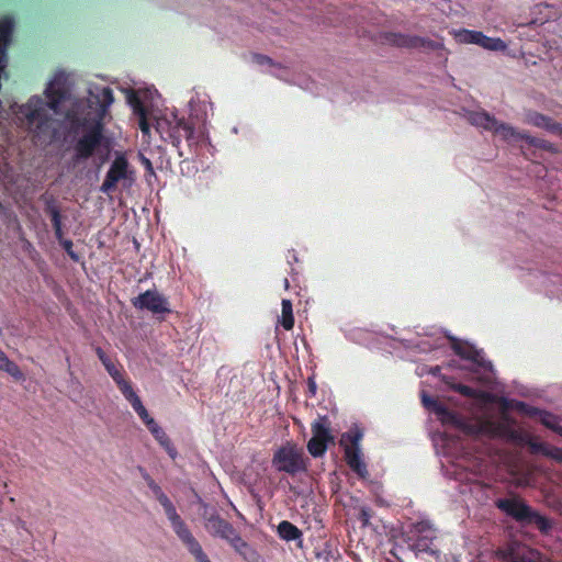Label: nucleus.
<instances>
[{"label":"nucleus","mask_w":562,"mask_h":562,"mask_svg":"<svg viewBox=\"0 0 562 562\" xmlns=\"http://www.w3.org/2000/svg\"><path fill=\"white\" fill-rule=\"evenodd\" d=\"M0 370L5 371L15 379H21L23 376L19 366L15 362L11 361L4 352L0 357Z\"/></svg>","instance_id":"c85d7f7f"},{"label":"nucleus","mask_w":562,"mask_h":562,"mask_svg":"<svg viewBox=\"0 0 562 562\" xmlns=\"http://www.w3.org/2000/svg\"><path fill=\"white\" fill-rule=\"evenodd\" d=\"M526 122L536 127L543 128L551 134L562 137V124L554 121L550 116L541 114L539 112H530L527 114Z\"/></svg>","instance_id":"a211bd4d"},{"label":"nucleus","mask_w":562,"mask_h":562,"mask_svg":"<svg viewBox=\"0 0 562 562\" xmlns=\"http://www.w3.org/2000/svg\"><path fill=\"white\" fill-rule=\"evenodd\" d=\"M451 348L460 358L470 360L479 366H483L481 351L473 345L467 341H461L457 338H451Z\"/></svg>","instance_id":"6ab92c4d"},{"label":"nucleus","mask_w":562,"mask_h":562,"mask_svg":"<svg viewBox=\"0 0 562 562\" xmlns=\"http://www.w3.org/2000/svg\"><path fill=\"white\" fill-rule=\"evenodd\" d=\"M383 40L385 43L396 47L418 48L425 52H435L445 48L442 43L418 35L386 32L383 34Z\"/></svg>","instance_id":"9b49d317"},{"label":"nucleus","mask_w":562,"mask_h":562,"mask_svg":"<svg viewBox=\"0 0 562 562\" xmlns=\"http://www.w3.org/2000/svg\"><path fill=\"white\" fill-rule=\"evenodd\" d=\"M278 535L285 541L301 540L303 536L302 531L288 520H282L278 525Z\"/></svg>","instance_id":"4be33fe9"},{"label":"nucleus","mask_w":562,"mask_h":562,"mask_svg":"<svg viewBox=\"0 0 562 562\" xmlns=\"http://www.w3.org/2000/svg\"><path fill=\"white\" fill-rule=\"evenodd\" d=\"M252 60L260 66H276L274 61L269 56L262 54H254Z\"/></svg>","instance_id":"f704fd0d"},{"label":"nucleus","mask_w":562,"mask_h":562,"mask_svg":"<svg viewBox=\"0 0 562 562\" xmlns=\"http://www.w3.org/2000/svg\"><path fill=\"white\" fill-rule=\"evenodd\" d=\"M151 435L159 442L160 446L164 443H168V440L170 439L161 427L158 429H151Z\"/></svg>","instance_id":"c9c22d12"},{"label":"nucleus","mask_w":562,"mask_h":562,"mask_svg":"<svg viewBox=\"0 0 562 562\" xmlns=\"http://www.w3.org/2000/svg\"><path fill=\"white\" fill-rule=\"evenodd\" d=\"M123 396L132 405L133 409L137 413L144 424L151 418L133 387L124 393Z\"/></svg>","instance_id":"412c9836"},{"label":"nucleus","mask_w":562,"mask_h":562,"mask_svg":"<svg viewBox=\"0 0 562 562\" xmlns=\"http://www.w3.org/2000/svg\"><path fill=\"white\" fill-rule=\"evenodd\" d=\"M495 506L520 524L535 525L541 533H548L552 529L549 518L532 509L519 497L498 498Z\"/></svg>","instance_id":"423d86ee"},{"label":"nucleus","mask_w":562,"mask_h":562,"mask_svg":"<svg viewBox=\"0 0 562 562\" xmlns=\"http://www.w3.org/2000/svg\"><path fill=\"white\" fill-rule=\"evenodd\" d=\"M172 529L177 537L181 540L183 546L193 555L196 562H211L207 555L204 553L199 541L194 538V536L188 528L187 524L183 521V519L173 525Z\"/></svg>","instance_id":"4468645a"},{"label":"nucleus","mask_w":562,"mask_h":562,"mask_svg":"<svg viewBox=\"0 0 562 562\" xmlns=\"http://www.w3.org/2000/svg\"><path fill=\"white\" fill-rule=\"evenodd\" d=\"M468 121L475 126L483 127L486 131H493L504 140H512V136L516 133V128L506 123L498 122L494 116L485 111H474L468 114Z\"/></svg>","instance_id":"f8f14e48"},{"label":"nucleus","mask_w":562,"mask_h":562,"mask_svg":"<svg viewBox=\"0 0 562 562\" xmlns=\"http://www.w3.org/2000/svg\"><path fill=\"white\" fill-rule=\"evenodd\" d=\"M3 355V351L0 349V357Z\"/></svg>","instance_id":"37998d69"},{"label":"nucleus","mask_w":562,"mask_h":562,"mask_svg":"<svg viewBox=\"0 0 562 562\" xmlns=\"http://www.w3.org/2000/svg\"><path fill=\"white\" fill-rule=\"evenodd\" d=\"M60 245L71 260H74L75 262L79 261L80 257L77 252L74 251V244L70 239H65L64 241L60 243Z\"/></svg>","instance_id":"473e14b6"},{"label":"nucleus","mask_w":562,"mask_h":562,"mask_svg":"<svg viewBox=\"0 0 562 562\" xmlns=\"http://www.w3.org/2000/svg\"><path fill=\"white\" fill-rule=\"evenodd\" d=\"M272 464L279 472L291 475L306 471L303 450L293 442H286L273 453Z\"/></svg>","instance_id":"0eeeda50"},{"label":"nucleus","mask_w":562,"mask_h":562,"mask_svg":"<svg viewBox=\"0 0 562 562\" xmlns=\"http://www.w3.org/2000/svg\"><path fill=\"white\" fill-rule=\"evenodd\" d=\"M95 353L122 394L133 387L131 381L125 378V372L121 364L115 363L101 347L95 348Z\"/></svg>","instance_id":"2eb2a0df"},{"label":"nucleus","mask_w":562,"mask_h":562,"mask_svg":"<svg viewBox=\"0 0 562 562\" xmlns=\"http://www.w3.org/2000/svg\"><path fill=\"white\" fill-rule=\"evenodd\" d=\"M45 95L46 101L38 95L31 97L19 110L25 117L35 143H45L54 137V120L48 110L58 113L59 105L67 98V90L53 80L45 89Z\"/></svg>","instance_id":"f03ea898"},{"label":"nucleus","mask_w":562,"mask_h":562,"mask_svg":"<svg viewBox=\"0 0 562 562\" xmlns=\"http://www.w3.org/2000/svg\"><path fill=\"white\" fill-rule=\"evenodd\" d=\"M134 173L126 156L117 153L100 187L101 192L109 194L115 191L119 182H122L123 187H130L134 181Z\"/></svg>","instance_id":"6e6552de"},{"label":"nucleus","mask_w":562,"mask_h":562,"mask_svg":"<svg viewBox=\"0 0 562 562\" xmlns=\"http://www.w3.org/2000/svg\"><path fill=\"white\" fill-rule=\"evenodd\" d=\"M46 211H47V213L50 216V221H52V225H53V228H54L55 237H56V239L60 244L61 241L65 240L63 238L64 237V232H63L60 211L55 205H48Z\"/></svg>","instance_id":"393cba45"},{"label":"nucleus","mask_w":562,"mask_h":562,"mask_svg":"<svg viewBox=\"0 0 562 562\" xmlns=\"http://www.w3.org/2000/svg\"><path fill=\"white\" fill-rule=\"evenodd\" d=\"M477 431L479 434H486L492 437L506 438L520 446H528L531 454H542L562 462V449L538 441L531 435L514 429L504 423L484 420L479 424Z\"/></svg>","instance_id":"20e7f679"},{"label":"nucleus","mask_w":562,"mask_h":562,"mask_svg":"<svg viewBox=\"0 0 562 562\" xmlns=\"http://www.w3.org/2000/svg\"><path fill=\"white\" fill-rule=\"evenodd\" d=\"M312 438L307 442V451L314 458H321L326 453L329 443H334L330 431V422L327 416H318L311 425Z\"/></svg>","instance_id":"1a4fd4ad"},{"label":"nucleus","mask_w":562,"mask_h":562,"mask_svg":"<svg viewBox=\"0 0 562 562\" xmlns=\"http://www.w3.org/2000/svg\"><path fill=\"white\" fill-rule=\"evenodd\" d=\"M372 517V509L368 506H363L359 510L358 519L361 521L362 526L370 525V519Z\"/></svg>","instance_id":"72a5a7b5"},{"label":"nucleus","mask_w":562,"mask_h":562,"mask_svg":"<svg viewBox=\"0 0 562 562\" xmlns=\"http://www.w3.org/2000/svg\"><path fill=\"white\" fill-rule=\"evenodd\" d=\"M476 45L488 49V50H504L506 48V44L501 38L488 37L482 32L477 31L475 36Z\"/></svg>","instance_id":"5701e85b"},{"label":"nucleus","mask_w":562,"mask_h":562,"mask_svg":"<svg viewBox=\"0 0 562 562\" xmlns=\"http://www.w3.org/2000/svg\"><path fill=\"white\" fill-rule=\"evenodd\" d=\"M422 401L425 407L434 411L445 424H450L469 434H479V425L470 424L459 413L449 409L446 405L438 402L436 398L428 396L426 393L422 394Z\"/></svg>","instance_id":"9d476101"},{"label":"nucleus","mask_w":562,"mask_h":562,"mask_svg":"<svg viewBox=\"0 0 562 562\" xmlns=\"http://www.w3.org/2000/svg\"><path fill=\"white\" fill-rule=\"evenodd\" d=\"M205 529L213 537L227 541L237 553L248 562H258L260 557L234 528V526L217 514H213L205 520Z\"/></svg>","instance_id":"39448f33"},{"label":"nucleus","mask_w":562,"mask_h":562,"mask_svg":"<svg viewBox=\"0 0 562 562\" xmlns=\"http://www.w3.org/2000/svg\"><path fill=\"white\" fill-rule=\"evenodd\" d=\"M140 162L148 172H154V167L149 158L145 157L144 155H140Z\"/></svg>","instance_id":"58836bf2"},{"label":"nucleus","mask_w":562,"mask_h":562,"mask_svg":"<svg viewBox=\"0 0 562 562\" xmlns=\"http://www.w3.org/2000/svg\"><path fill=\"white\" fill-rule=\"evenodd\" d=\"M415 530L417 532V537L411 544L412 550L416 553L425 552L430 555H436L438 551L432 548V542L436 539L435 530L424 521L416 524Z\"/></svg>","instance_id":"dca6fc26"},{"label":"nucleus","mask_w":562,"mask_h":562,"mask_svg":"<svg viewBox=\"0 0 562 562\" xmlns=\"http://www.w3.org/2000/svg\"><path fill=\"white\" fill-rule=\"evenodd\" d=\"M508 562H538L533 551L510 549L504 553Z\"/></svg>","instance_id":"bb28decb"},{"label":"nucleus","mask_w":562,"mask_h":562,"mask_svg":"<svg viewBox=\"0 0 562 562\" xmlns=\"http://www.w3.org/2000/svg\"><path fill=\"white\" fill-rule=\"evenodd\" d=\"M161 447L166 450V452L169 454L171 459H176L178 456L177 449L172 445L171 440H168V443L161 445Z\"/></svg>","instance_id":"4c0bfd02"},{"label":"nucleus","mask_w":562,"mask_h":562,"mask_svg":"<svg viewBox=\"0 0 562 562\" xmlns=\"http://www.w3.org/2000/svg\"><path fill=\"white\" fill-rule=\"evenodd\" d=\"M126 99L128 105L132 108L133 115L137 119L138 127L144 137H150V128L154 126L161 138L169 142L173 147L179 148L182 138H184L189 145L198 143L194 126L186 121V119L175 117L173 123L167 120L155 119V124H151V111L144 104L137 92L134 90L130 91Z\"/></svg>","instance_id":"7ed1b4c3"},{"label":"nucleus","mask_w":562,"mask_h":562,"mask_svg":"<svg viewBox=\"0 0 562 562\" xmlns=\"http://www.w3.org/2000/svg\"><path fill=\"white\" fill-rule=\"evenodd\" d=\"M517 407L521 411H525L529 415L539 416V420L543 426L562 436V426L558 424V418L555 415L547 411H541L535 407H528V405H526L522 402H518Z\"/></svg>","instance_id":"aec40b11"},{"label":"nucleus","mask_w":562,"mask_h":562,"mask_svg":"<svg viewBox=\"0 0 562 562\" xmlns=\"http://www.w3.org/2000/svg\"><path fill=\"white\" fill-rule=\"evenodd\" d=\"M512 139H514V140L524 139L537 148L544 149L548 151L555 150L553 144H551L549 140L538 138V137H532L529 134H527L526 132H519L516 130V133L512 136Z\"/></svg>","instance_id":"b1692460"},{"label":"nucleus","mask_w":562,"mask_h":562,"mask_svg":"<svg viewBox=\"0 0 562 562\" xmlns=\"http://www.w3.org/2000/svg\"><path fill=\"white\" fill-rule=\"evenodd\" d=\"M281 306H282V311H281L282 314L279 319V323L285 330H291L294 327L292 302L290 300L283 299Z\"/></svg>","instance_id":"a878e982"},{"label":"nucleus","mask_w":562,"mask_h":562,"mask_svg":"<svg viewBox=\"0 0 562 562\" xmlns=\"http://www.w3.org/2000/svg\"><path fill=\"white\" fill-rule=\"evenodd\" d=\"M307 384H308L310 393L312 395H315L316 394V389H317L315 381L313 379H308V383Z\"/></svg>","instance_id":"a19ab883"},{"label":"nucleus","mask_w":562,"mask_h":562,"mask_svg":"<svg viewBox=\"0 0 562 562\" xmlns=\"http://www.w3.org/2000/svg\"><path fill=\"white\" fill-rule=\"evenodd\" d=\"M347 437L350 441V445H346L345 447H359V441L362 438V434L359 431H356L353 434H347L344 435L342 438Z\"/></svg>","instance_id":"e433bc0d"},{"label":"nucleus","mask_w":562,"mask_h":562,"mask_svg":"<svg viewBox=\"0 0 562 562\" xmlns=\"http://www.w3.org/2000/svg\"><path fill=\"white\" fill-rule=\"evenodd\" d=\"M476 32L477 31L462 29V30L454 32V37L459 43L474 44Z\"/></svg>","instance_id":"c756f323"},{"label":"nucleus","mask_w":562,"mask_h":562,"mask_svg":"<svg viewBox=\"0 0 562 562\" xmlns=\"http://www.w3.org/2000/svg\"><path fill=\"white\" fill-rule=\"evenodd\" d=\"M452 390H454L456 392H458L459 394H461L465 397H475L476 396L475 389H473L469 385L462 384V383L453 384Z\"/></svg>","instance_id":"2f4dec72"},{"label":"nucleus","mask_w":562,"mask_h":562,"mask_svg":"<svg viewBox=\"0 0 562 562\" xmlns=\"http://www.w3.org/2000/svg\"><path fill=\"white\" fill-rule=\"evenodd\" d=\"M113 102L114 95L110 87L95 88V91L89 92L86 112L80 115L68 114L71 127L81 132L72 147L75 164L90 159L103 146L109 147L104 130L109 108Z\"/></svg>","instance_id":"f257e3e1"},{"label":"nucleus","mask_w":562,"mask_h":562,"mask_svg":"<svg viewBox=\"0 0 562 562\" xmlns=\"http://www.w3.org/2000/svg\"><path fill=\"white\" fill-rule=\"evenodd\" d=\"M132 304L138 310H146L153 314L171 312L167 297L156 290H147L140 293L137 297L132 300Z\"/></svg>","instance_id":"ddd939ff"},{"label":"nucleus","mask_w":562,"mask_h":562,"mask_svg":"<svg viewBox=\"0 0 562 562\" xmlns=\"http://www.w3.org/2000/svg\"><path fill=\"white\" fill-rule=\"evenodd\" d=\"M344 458L347 465L353 471L360 479H367L369 471L366 462L362 459V453L359 447H345Z\"/></svg>","instance_id":"f3484780"},{"label":"nucleus","mask_w":562,"mask_h":562,"mask_svg":"<svg viewBox=\"0 0 562 562\" xmlns=\"http://www.w3.org/2000/svg\"><path fill=\"white\" fill-rule=\"evenodd\" d=\"M159 504L162 506L165 514L171 524V527L182 519L168 496L161 497Z\"/></svg>","instance_id":"cd10ccee"},{"label":"nucleus","mask_w":562,"mask_h":562,"mask_svg":"<svg viewBox=\"0 0 562 562\" xmlns=\"http://www.w3.org/2000/svg\"><path fill=\"white\" fill-rule=\"evenodd\" d=\"M283 286H284L285 290H288L290 288V282L288 280V278L283 279Z\"/></svg>","instance_id":"79ce46f5"},{"label":"nucleus","mask_w":562,"mask_h":562,"mask_svg":"<svg viewBox=\"0 0 562 562\" xmlns=\"http://www.w3.org/2000/svg\"><path fill=\"white\" fill-rule=\"evenodd\" d=\"M148 430L151 432V429L160 428V426L156 423V420L151 417L147 423L145 424Z\"/></svg>","instance_id":"ea45409f"},{"label":"nucleus","mask_w":562,"mask_h":562,"mask_svg":"<svg viewBox=\"0 0 562 562\" xmlns=\"http://www.w3.org/2000/svg\"><path fill=\"white\" fill-rule=\"evenodd\" d=\"M142 476L147 483L148 487L153 491L158 502L161 499V497L167 496L162 492L161 487L153 480V477L147 472L142 470Z\"/></svg>","instance_id":"7c9ffc66"}]
</instances>
